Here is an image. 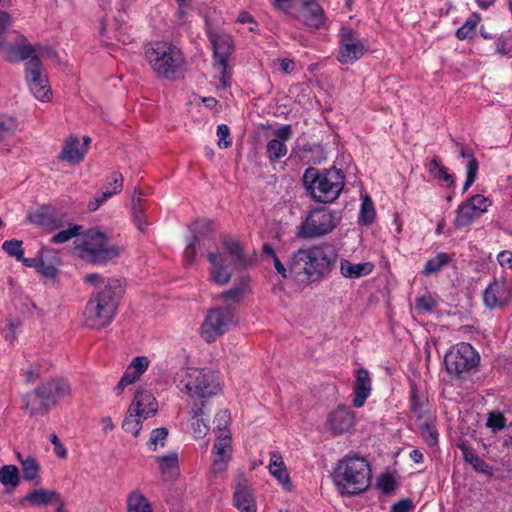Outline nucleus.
Listing matches in <instances>:
<instances>
[{"mask_svg":"<svg viewBox=\"0 0 512 512\" xmlns=\"http://www.w3.org/2000/svg\"><path fill=\"white\" fill-rule=\"evenodd\" d=\"M2 249L12 257H15L17 261L23 259L22 241L12 239L7 240L2 244Z\"/></svg>","mask_w":512,"mask_h":512,"instance_id":"nucleus-52","label":"nucleus"},{"mask_svg":"<svg viewBox=\"0 0 512 512\" xmlns=\"http://www.w3.org/2000/svg\"><path fill=\"white\" fill-rule=\"evenodd\" d=\"M156 461L159 464V469L164 481H170L178 477L180 470L177 453L158 456L156 457Z\"/></svg>","mask_w":512,"mask_h":512,"instance_id":"nucleus-28","label":"nucleus"},{"mask_svg":"<svg viewBox=\"0 0 512 512\" xmlns=\"http://www.w3.org/2000/svg\"><path fill=\"white\" fill-rule=\"evenodd\" d=\"M149 360L145 356L135 357L130 363L129 367L133 369L137 374L141 376L148 368Z\"/></svg>","mask_w":512,"mask_h":512,"instance_id":"nucleus-59","label":"nucleus"},{"mask_svg":"<svg viewBox=\"0 0 512 512\" xmlns=\"http://www.w3.org/2000/svg\"><path fill=\"white\" fill-rule=\"evenodd\" d=\"M214 68L221 74L220 87L226 88L230 85V73L227 70V62L223 65L214 63Z\"/></svg>","mask_w":512,"mask_h":512,"instance_id":"nucleus-61","label":"nucleus"},{"mask_svg":"<svg viewBox=\"0 0 512 512\" xmlns=\"http://www.w3.org/2000/svg\"><path fill=\"white\" fill-rule=\"evenodd\" d=\"M86 149H79V139L76 136H70L66 139L63 149L59 154V159L70 164H78L84 159Z\"/></svg>","mask_w":512,"mask_h":512,"instance_id":"nucleus-27","label":"nucleus"},{"mask_svg":"<svg viewBox=\"0 0 512 512\" xmlns=\"http://www.w3.org/2000/svg\"><path fill=\"white\" fill-rule=\"evenodd\" d=\"M412 505L410 499H402L392 505L391 512H409Z\"/></svg>","mask_w":512,"mask_h":512,"instance_id":"nucleus-64","label":"nucleus"},{"mask_svg":"<svg viewBox=\"0 0 512 512\" xmlns=\"http://www.w3.org/2000/svg\"><path fill=\"white\" fill-rule=\"evenodd\" d=\"M211 225L212 222L209 219H199L191 225L192 235L190 238H195L199 248L202 247V240L209 234Z\"/></svg>","mask_w":512,"mask_h":512,"instance_id":"nucleus-39","label":"nucleus"},{"mask_svg":"<svg viewBox=\"0 0 512 512\" xmlns=\"http://www.w3.org/2000/svg\"><path fill=\"white\" fill-rule=\"evenodd\" d=\"M429 172L433 175L434 178L447 182L449 185L454 184V179L451 174L447 172L446 167L441 165L436 159H433L429 163Z\"/></svg>","mask_w":512,"mask_h":512,"instance_id":"nucleus-48","label":"nucleus"},{"mask_svg":"<svg viewBox=\"0 0 512 512\" xmlns=\"http://www.w3.org/2000/svg\"><path fill=\"white\" fill-rule=\"evenodd\" d=\"M266 152L269 160L276 162L287 154V146L280 140L272 139L267 143Z\"/></svg>","mask_w":512,"mask_h":512,"instance_id":"nucleus-43","label":"nucleus"},{"mask_svg":"<svg viewBox=\"0 0 512 512\" xmlns=\"http://www.w3.org/2000/svg\"><path fill=\"white\" fill-rule=\"evenodd\" d=\"M0 483L11 489L16 488L20 483L19 470L15 465H4L0 468Z\"/></svg>","mask_w":512,"mask_h":512,"instance_id":"nucleus-37","label":"nucleus"},{"mask_svg":"<svg viewBox=\"0 0 512 512\" xmlns=\"http://www.w3.org/2000/svg\"><path fill=\"white\" fill-rule=\"evenodd\" d=\"M28 219L30 222L38 225L44 224L47 221L56 223V211L51 207H42L39 211L30 213Z\"/></svg>","mask_w":512,"mask_h":512,"instance_id":"nucleus-44","label":"nucleus"},{"mask_svg":"<svg viewBox=\"0 0 512 512\" xmlns=\"http://www.w3.org/2000/svg\"><path fill=\"white\" fill-rule=\"evenodd\" d=\"M210 41L214 50V63L223 65L233 50L232 38L224 33H215L210 34Z\"/></svg>","mask_w":512,"mask_h":512,"instance_id":"nucleus-22","label":"nucleus"},{"mask_svg":"<svg viewBox=\"0 0 512 512\" xmlns=\"http://www.w3.org/2000/svg\"><path fill=\"white\" fill-rule=\"evenodd\" d=\"M459 448L463 453V458L465 461L471 464L475 471L486 475H491L489 465L483 459H481L471 448L467 447L465 444L459 445Z\"/></svg>","mask_w":512,"mask_h":512,"instance_id":"nucleus-34","label":"nucleus"},{"mask_svg":"<svg viewBox=\"0 0 512 512\" xmlns=\"http://www.w3.org/2000/svg\"><path fill=\"white\" fill-rule=\"evenodd\" d=\"M229 420L230 414L228 410H222L216 414L214 423L216 424L215 429H217L218 434L222 433V431H227L226 428Z\"/></svg>","mask_w":512,"mask_h":512,"instance_id":"nucleus-58","label":"nucleus"},{"mask_svg":"<svg viewBox=\"0 0 512 512\" xmlns=\"http://www.w3.org/2000/svg\"><path fill=\"white\" fill-rule=\"evenodd\" d=\"M450 262V257L445 253H438L434 258L428 260L424 266L423 274L431 275L438 273L443 266Z\"/></svg>","mask_w":512,"mask_h":512,"instance_id":"nucleus-41","label":"nucleus"},{"mask_svg":"<svg viewBox=\"0 0 512 512\" xmlns=\"http://www.w3.org/2000/svg\"><path fill=\"white\" fill-rule=\"evenodd\" d=\"M371 391V380L369 373L366 369H359L357 371V377L354 386L355 397L353 399V405L357 408L362 407L365 400L370 395Z\"/></svg>","mask_w":512,"mask_h":512,"instance_id":"nucleus-25","label":"nucleus"},{"mask_svg":"<svg viewBox=\"0 0 512 512\" xmlns=\"http://www.w3.org/2000/svg\"><path fill=\"white\" fill-rule=\"evenodd\" d=\"M82 233L81 225H73L67 230H62L55 234L51 241L56 244H61L69 241L71 238L79 236Z\"/></svg>","mask_w":512,"mask_h":512,"instance_id":"nucleus-50","label":"nucleus"},{"mask_svg":"<svg viewBox=\"0 0 512 512\" xmlns=\"http://www.w3.org/2000/svg\"><path fill=\"white\" fill-rule=\"evenodd\" d=\"M70 393L71 387L66 379H50L24 396L25 409L31 416L45 414Z\"/></svg>","mask_w":512,"mask_h":512,"instance_id":"nucleus-5","label":"nucleus"},{"mask_svg":"<svg viewBox=\"0 0 512 512\" xmlns=\"http://www.w3.org/2000/svg\"><path fill=\"white\" fill-rule=\"evenodd\" d=\"M460 155L463 158H468L469 159V161L467 163L466 181H465L464 186H463V191L465 192L474 183V181L476 179V176H477V171H478L479 165H478V161L474 157V153H473V151L471 149L465 148V147H461L460 148Z\"/></svg>","mask_w":512,"mask_h":512,"instance_id":"nucleus-33","label":"nucleus"},{"mask_svg":"<svg viewBox=\"0 0 512 512\" xmlns=\"http://www.w3.org/2000/svg\"><path fill=\"white\" fill-rule=\"evenodd\" d=\"M344 174L340 169L319 170L309 167L303 174V184L312 198L321 203L336 200L344 187Z\"/></svg>","mask_w":512,"mask_h":512,"instance_id":"nucleus-4","label":"nucleus"},{"mask_svg":"<svg viewBox=\"0 0 512 512\" xmlns=\"http://www.w3.org/2000/svg\"><path fill=\"white\" fill-rule=\"evenodd\" d=\"M339 258L337 247L323 242L308 248H301L289 257L287 268L277 256L273 263L276 271L283 277H292L302 284L319 283L329 277L335 269Z\"/></svg>","mask_w":512,"mask_h":512,"instance_id":"nucleus-1","label":"nucleus"},{"mask_svg":"<svg viewBox=\"0 0 512 512\" xmlns=\"http://www.w3.org/2000/svg\"><path fill=\"white\" fill-rule=\"evenodd\" d=\"M79 256L88 263L106 265L118 258L122 249L109 242L108 236L98 230H88L77 246Z\"/></svg>","mask_w":512,"mask_h":512,"instance_id":"nucleus-7","label":"nucleus"},{"mask_svg":"<svg viewBox=\"0 0 512 512\" xmlns=\"http://www.w3.org/2000/svg\"><path fill=\"white\" fill-rule=\"evenodd\" d=\"M231 453V435L229 431H222L218 434L217 441L213 446L212 473L220 474L226 470Z\"/></svg>","mask_w":512,"mask_h":512,"instance_id":"nucleus-18","label":"nucleus"},{"mask_svg":"<svg viewBox=\"0 0 512 512\" xmlns=\"http://www.w3.org/2000/svg\"><path fill=\"white\" fill-rule=\"evenodd\" d=\"M482 297L487 308H503L512 299V283L505 279L494 280L484 290Z\"/></svg>","mask_w":512,"mask_h":512,"instance_id":"nucleus-16","label":"nucleus"},{"mask_svg":"<svg viewBox=\"0 0 512 512\" xmlns=\"http://www.w3.org/2000/svg\"><path fill=\"white\" fill-rule=\"evenodd\" d=\"M326 426L335 435L346 433L354 426V414L347 407L338 406L329 413Z\"/></svg>","mask_w":512,"mask_h":512,"instance_id":"nucleus-19","label":"nucleus"},{"mask_svg":"<svg viewBox=\"0 0 512 512\" xmlns=\"http://www.w3.org/2000/svg\"><path fill=\"white\" fill-rule=\"evenodd\" d=\"M302 17L306 25L312 28H320L325 22V14L322 7L314 0H305L302 5Z\"/></svg>","mask_w":512,"mask_h":512,"instance_id":"nucleus-24","label":"nucleus"},{"mask_svg":"<svg viewBox=\"0 0 512 512\" xmlns=\"http://www.w3.org/2000/svg\"><path fill=\"white\" fill-rule=\"evenodd\" d=\"M480 362L478 352L468 343H459L445 354L444 363L449 375L460 378L475 370Z\"/></svg>","mask_w":512,"mask_h":512,"instance_id":"nucleus-11","label":"nucleus"},{"mask_svg":"<svg viewBox=\"0 0 512 512\" xmlns=\"http://www.w3.org/2000/svg\"><path fill=\"white\" fill-rule=\"evenodd\" d=\"M468 201L475 206V209L478 211L480 215L487 211L488 207L491 205V201L484 197L483 195L476 194L468 199Z\"/></svg>","mask_w":512,"mask_h":512,"instance_id":"nucleus-55","label":"nucleus"},{"mask_svg":"<svg viewBox=\"0 0 512 512\" xmlns=\"http://www.w3.org/2000/svg\"><path fill=\"white\" fill-rule=\"evenodd\" d=\"M217 135L219 137L218 146L220 148H228L232 142L229 139L230 130L226 124H221L217 127Z\"/></svg>","mask_w":512,"mask_h":512,"instance_id":"nucleus-57","label":"nucleus"},{"mask_svg":"<svg viewBox=\"0 0 512 512\" xmlns=\"http://www.w3.org/2000/svg\"><path fill=\"white\" fill-rule=\"evenodd\" d=\"M236 324L237 319L230 305L210 309L201 326V336L207 342H213Z\"/></svg>","mask_w":512,"mask_h":512,"instance_id":"nucleus-12","label":"nucleus"},{"mask_svg":"<svg viewBox=\"0 0 512 512\" xmlns=\"http://www.w3.org/2000/svg\"><path fill=\"white\" fill-rule=\"evenodd\" d=\"M457 215L454 221L456 227L461 228L468 226L472 221L479 217L480 214L468 200L459 205Z\"/></svg>","mask_w":512,"mask_h":512,"instance_id":"nucleus-32","label":"nucleus"},{"mask_svg":"<svg viewBox=\"0 0 512 512\" xmlns=\"http://www.w3.org/2000/svg\"><path fill=\"white\" fill-rule=\"evenodd\" d=\"M49 440L54 445V452L60 458H66L67 450L64 445L60 442L56 434H50Z\"/></svg>","mask_w":512,"mask_h":512,"instance_id":"nucleus-62","label":"nucleus"},{"mask_svg":"<svg viewBox=\"0 0 512 512\" xmlns=\"http://www.w3.org/2000/svg\"><path fill=\"white\" fill-rule=\"evenodd\" d=\"M375 219L374 204L369 196L363 197L361 210L359 215V223L362 225H370Z\"/></svg>","mask_w":512,"mask_h":512,"instance_id":"nucleus-42","label":"nucleus"},{"mask_svg":"<svg viewBox=\"0 0 512 512\" xmlns=\"http://www.w3.org/2000/svg\"><path fill=\"white\" fill-rule=\"evenodd\" d=\"M177 379L184 383V387L180 389L185 390L198 403L215 396L220 390L218 375L207 369H181L176 375L175 380Z\"/></svg>","mask_w":512,"mask_h":512,"instance_id":"nucleus-6","label":"nucleus"},{"mask_svg":"<svg viewBox=\"0 0 512 512\" xmlns=\"http://www.w3.org/2000/svg\"><path fill=\"white\" fill-rule=\"evenodd\" d=\"M123 188V176L120 173H113V190H102L100 193L96 194L94 197V201L101 206L106 200L111 198L113 195L118 194L122 191Z\"/></svg>","mask_w":512,"mask_h":512,"instance_id":"nucleus-38","label":"nucleus"},{"mask_svg":"<svg viewBox=\"0 0 512 512\" xmlns=\"http://www.w3.org/2000/svg\"><path fill=\"white\" fill-rule=\"evenodd\" d=\"M196 245H198V242L195 241V238H189L184 251V257L189 263H192L195 259Z\"/></svg>","mask_w":512,"mask_h":512,"instance_id":"nucleus-63","label":"nucleus"},{"mask_svg":"<svg viewBox=\"0 0 512 512\" xmlns=\"http://www.w3.org/2000/svg\"><path fill=\"white\" fill-rule=\"evenodd\" d=\"M224 252H210L207 258L211 263L210 279L218 285L227 284L232 277V265L252 266L255 259L246 256L240 242L225 236L222 239Z\"/></svg>","mask_w":512,"mask_h":512,"instance_id":"nucleus-3","label":"nucleus"},{"mask_svg":"<svg viewBox=\"0 0 512 512\" xmlns=\"http://www.w3.org/2000/svg\"><path fill=\"white\" fill-rule=\"evenodd\" d=\"M17 128V121L10 116L0 115V141L11 136Z\"/></svg>","mask_w":512,"mask_h":512,"instance_id":"nucleus-49","label":"nucleus"},{"mask_svg":"<svg viewBox=\"0 0 512 512\" xmlns=\"http://www.w3.org/2000/svg\"><path fill=\"white\" fill-rule=\"evenodd\" d=\"M84 281L95 286L96 291L90 298L117 311L120 299L124 294V281L122 279L106 278L100 274L91 273L84 277Z\"/></svg>","mask_w":512,"mask_h":512,"instance_id":"nucleus-10","label":"nucleus"},{"mask_svg":"<svg viewBox=\"0 0 512 512\" xmlns=\"http://www.w3.org/2000/svg\"><path fill=\"white\" fill-rule=\"evenodd\" d=\"M38 272L45 278L54 279L57 276L58 270L54 264L46 263L43 259Z\"/></svg>","mask_w":512,"mask_h":512,"instance_id":"nucleus-60","label":"nucleus"},{"mask_svg":"<svg viewBox=\"0 0 512 512\" xmlns=\"http://www.w3.org/2000/svg\"><path fill=\"white\" fill-rule=\"evenodd\" d=\"M145 55L153 71L158 76L168 79H175L184 64L181 51L165 42L148 45Z\"/></svg>","mask_w":512,"mask_h":512,"instance_id":"nucleus-8","label":"nucleus"},{"mask_svg":"<svg viewBox=\"0 0 512 512\" xmlns=\"http://www.w3.org/2000/svg\"><path fill=\"white\" fill-rule=\"evenodd\" d=\"M419 421V429L421 431L422 437L425 439L426 443L429 446H434L438 442V432L433 424L432 417L430 415L426 416L422 420Z\"/></svg>","mask_w":512,"mask_h":512,"instance_id":"nucleus-35","label":"nucleus"},{"mask_svg":"<svg viewBox=\"0 0 512 512\" xmlns=\"http://www.w3.org/2000/svg\"><path fill=\"white\" fill-rule=\"evenodd\" d=\"M368 51L366 42L357 31L342 27L339 32V51L337 59L342 64H352Z\"/></svg>","mask_w":512,"mask_h":512,"instance_id":"nucleus-15","label":"nucleus"},{"mask_svg":"<svg viewBox=\"0 0 512 512\" xmlns=\"http://www.w3.org/2000/svg\"><path fill=\"white\" fill-rule=\"evenodd\" d=\"M333 482L341 495L364 492L371 483V470L364 458L346 456L333 472Z\"/></svg>","mask_w":512,"mask_h":512,"instance_id":"nucleus-2","label":"nucleus"},{"mask_svg":"<svg viewBox=\"0 0 512 512\" xmlns=\"http://www.w3.org/2000/svg\"><path fill=\"white\" fill-rule=\"evenodd\" d=\"M25 60V80L30 92L39 101H50L52 98V90L49 85L48 76L38 56L33 53Z\"/></svg>","mask_w":512,"mask_h":512,"instance_id":"nucleus-13","label":"nucleus"},{"mask_svg":"<svg viewBox=\"0 0 512 512\" xmlns=\"http://www.w3.org/2000/svg\"><path fill=\"white\" fill-rule=\"evenodd\" d=\"M337 225V216L326 208L314 209L301 225L303 238H315L330 233Z\"/></svg>","mask_w":512,"mask_h":512,"instance_id":"nucleus-14","label":"nucleus"},{"mask_svg":"<svg viewBox=\"0 0 512 512\" xmlns=\"http://www.w3.org/2000/svg\"><path fill=\"white\" fill-rule=\"evenodd\" d=\"M54 500H59V493L55 490H47L44 488L36 489L28 493L22 500L29 502L33 506L49 505Z\"/></svg>","mask_w":512,"mask_h":512,"instance_id":"nucleus-30","label":"nucleus"},{"mask_svg":"<svg viewBox=\"0 0 512 512\" xmlns=\"http://www.w3.org/2000/svg\"><path fill=\"white\" fill-rule=\"evenodd\" d=\"M374 269L371 262L352 263L347 259L340 260V273L344 278L358 279L369 275Z\"/></svg>","mask_w":512,"mask_h":512,"instance_id":"nucleus-26","label":"nucleus"},{"mask_svg":"<svg viewBox=\"0 0 512 512\" xmlns=\"http://www.w3.org/2000/svg\"><path fill=\"white\" fill-rule=\"evenodd\" d=\"M168 429L165 427L156 428L151 431L147 446L150 450L156 451L158 446L163 447L168 436Z\"/></svg>","mask_w":512,"mask_h":512,"instance_id":"nucleus-47","label":"nucleus"},{"mask_svg":"<svg viewBox=\"0 0 512 512\" xmlns=\"http://www.w3.org/2000/svg\"><path fill=\"white\" fill-rule=\"evenodd\" d=\"M127 512H154L152 504L147 497L138 490L130 492L127 496Z\"/></svg>","mask_w":512,"mask_h":512,"instance_id":"nucleus-31","label":"nucleus"},{"mask_svg":"<svg viewBox=\"0 0 512 512\" xmlns=\"http://www.w3.org/2000/svg\"><path fill=\"white\" fill-rule=\"evenodd\" d=\"M116 312L101 302L90 298L85 308V323L91 328H103L111 323Z\"/></svg>","mask_w":512,"mask_h":512,"instance_id":"nucleus-17","label":"nucleus"},{"mask_svg":"<svg viewBox=\"0 0 512 512\" xmlns=\"http://www.w3.org/2000/svg\"><path fill=\"white\" fill-rule=\"evenodd\" d=\"M269 471L279 481V483H281L283 485V487L286 490H288V491L291 490L292 483H291L289 474L286 470V467H280L277 469L275 468V469L269 470Z\"/></svg>","mask_w":512,"mask_h":512,"instance_id":"nucleus-56","label":"nucleus"},{"mask_svg":"<svg viewBox=\"0 0 512 512\" xmlns=\"http://www.w3.org/2000/svg\"><path fill=\"white\" fill-rule=\"evenodd\" d=\"M246 288V279L241 278L239 285L232 287L226 292L221 293L220 297L224 300H232L234 302H239L243 297Z\"/></svg>","mask_w":512,"mask_h":512,"instance_id":"nucleus-51","label":"nucleus"},{"mask_svg":"<svg viewBox=\"0 0 512 512\" xmlns=\"http://www.w3.org/2000/svg\"><path fill=\"white\" fill-rule=\"evenodd\" d=\"M396 486L395 479L392 474L390 473H384L379 477L378 481V487L380 490L385 493L389 494L394 491Z\"/></svg>","mask_w":512,"mask_h":512,"instance_id":"nucleus-53","label":"nucleus"},{"mask_svg":"<svg viewBox=\"0 0 512 512\" xmlns=\"http://www.w3.org/2000/svg\"><path fill=\"white\" fill-rule=\"evenodd\" d=\"M22 472L23 478L27 481L39 478V465L34 457L27 456L25 461H22Z\"/></svg>","mask_w":512,"mask_h":512,"instance_id":"nucleus-46","label":"nucleus"},{"mask_svg":"<svg viewBox=\"0 0 512 512\" xmlns=\"http://www.w3.org/2000/svg\"><path fill=\"white\" fill-rule=\"evenodd\" d=\"M9 20L7 12H0V54L9 62L24 61L35 49L22 35L8 30Z\"/></svg>","mask_w":512,"mask_h":512,"instance_id":"nucleus-9","label":"nucleus"},{"mask_svg":"<svg viewBox=\"0 0 512 512\" xmlns=\"http://www.w3.org/2000/svg\"><path fill=\"white\" fill-rule=\"evenodd\" d=\"M234 504L241 512H256V501L248 481L239 477L234 491Z\"/></svg>","mask_w":512,"mask_h":512,"instance_id":"nucleus-21","label":"nucleus"},{"mask_svg":"<svg viewBox=\"0 0 512 512\" xmlns=\"http://www.w3.org/2000/svg\"><path fill=\"white\" fill-rule=\"evenodd\" d=\"M142 416H138L136 412H131L128 408L127 415L122 423V428L125 432L138 436L142 428Z\"/></svg>","mask_w":512,"mask_h":512,"instance_id":"nucleus-40","label":"nucleus"},{"mask_svg":"<svg viewBox=\"0 0 512 512\" xmlns=\"http://www.w3.org/2000/svg\"><path fill=\"white\" fill-rule=\"evenodd\" d=\"M143 196L144 194L140 190L135 189L131 199L132 220L140 232H145L149 225L145 220L148 206Z\"/></svg>","mask_w":512,"mask_h":512,"instance_id":"nucleus-23","label":"nucleus"},{"mask_svg":"<svg viewBox=\"0 0 512 512\" xmlns=\"http://www.w3.org/2000/svg\"><path fill=\"white\" fill-rule=\"evenodd\" d=\"M205 404L206 401L204 400H202L200 403L194 401L190 409L192 419H195V421L192 423V429L194 436L196 438H201L205 436L209 430L205 421L202 418H200L201 416L205 415Z\"/></svg>","mask_w":512,"mask_h":512,"instance_id":"nucleus-29","label":"nucleus"},{"mask_svg":"<svg viewBox=\"0 0 512 512\" xmlns=\"http://www.w3.org/2000/svg\"><path fill=\"white\" fill-rule=\"evenodd\" d=\"M131 412H136L143 419L154 416L158 411V403L149 391H137L129 406Z\"/></svg>","mask_w":512,"mask_h":512,"instance_id":"nucleus-20","label":"nucleus"},{"mask_svg":"<svg viewBox=\"0 0 512 512\" xmlns=\"http://www.w3.org/2000/svg\"><path fill=\"white\" fill-rule=\"evenodd\" d=\"M410 402H411V413H413L417 420H422L427 415L423 410L426 403V398L419 394V391L414 383L410 385Z\"/></svg>","mask_w":512,"mask_h":512,"instance_id":"nucleus-36","label":"nucleus"},{"mask_svg":"<svg viewBox=\"0 0 512 512\" xmlns=\"http://www.w3.org/2000/svg\"><path fill=\"white\" fill-rule=\"evenodd\" d=\"M487 426L493 431L502 430L506 426V418L501 413L491 412L487 419Z\"/></svg>","mask_w":512,"mask_h":512,"instance_id":"nucleus-54","label":"nucleus"},{"mask_svg":"<svg viewBox=\"0 0 512 512\" xmlns=\"http://www.w3.org/2000/svg\"><path fill=\"white\" fill-rule=\"evenodd\" d=\"M480 17L477 14L470 16L465 23L457 29L456 36L460 40L472 38L475 34V28L479 22Z\"/></svg>","mask_w":512,"mask_h":512,"instance_id":"nucleus-45","label":"nucleus"}]
</instances>
